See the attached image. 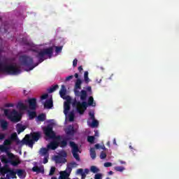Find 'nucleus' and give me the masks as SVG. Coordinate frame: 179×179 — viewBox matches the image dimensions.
<instances>
[{"instance_id":"nucleus-64","label":"nucleus","mask_w":179,"mask_h":179,"mask_svg":"<svg viewBox=\"0 0 179 179\" xmlns=\"http://www.w3.org/2000/svg\"><path fill=\"white\" fill-rule=\"evenodd\" d=\"M10 175L8 173L6 175V179H10Z\"/></svg>"},{"instance_id":"nucleus-21","label":"nucleus","mask_w":179,"mask_h":179,"mask_svg":"<svg viewBox=\"0 0 179 179\" xmlns=\"http://www.w3.org/2000/svg\"><path fill=\"white\" fill-rule=\"evenodd\" d=\"M9 139H10L11 142H17V143H20V141H19V138H17V134L16 133L12 134Z\"/></svg>"},{"instance_id":"nucleus-46","label":"nucleus","mask_w":179,"mask_h":179,"mask_svg":"<svg viewBox=\"0 0 179 179\" xmlns=\"http://www.w3.org/2000/svg\"><path fill=\"white\" fill-rule=\"evenodd\" d=\"M103 175L101 173H96L94 176V179H102Z\"/></svg>"},{"instance_id":"nucleus-50","label":"nucleus","mask_w":179,"mask_h":179,"mask_svg":"<svg viewBox=\"0 0 179 179\" xmlns=\"http://www.w3.org/2000/svg\"><path fill=\"white\" fill-rule=\"evenodd\" d=\"M41 100H46V99H48V94H44L41 97Z\"/></svg>"},{"instance_id":"nucleus-55","label":"nucleus","mask_w":179,"mask_h":179,"mask_svg":"<svg viewBox=\"0 0 179 179\" xmlns=\"http://www.w3.org/2000/svg\"><path fill=\"white\" fill-rule=\"evenodd\" d=\"M6 135L4 134H0V141H3L5 139Z\"/></svg>"},{"instance_id":"nucleus-33","label":"nucleus","mask_w":179,"mask_h":179,"mask_svg":"<svg viewBox=\"0 0 179 179\" xmlns=\"http://www.w3.org/2000/svg\"><path fill=\"white\" fill-rule=\"evenodd\" d=\"M38 121H41V122L45 121V114H41L38 115L37 117Z\"/></svg>"},{"instance_id":"nucleus-16","label":"nucleus","mask_w":179,"mask_h":179,"mask_svg":"<svg viewBox=\"0 0 179 179\" xmlns=\"http://www.w3.org/2000/svg\"><path fill=\"white\" fill-rule=\"evenodd\" d=\"M44 108H52L54 106V103L52 102V99H47L43 104Z\"/></svg>"},{"instance_id":"nucleus-54","label":"nucleus","mask_w":179,"mask_h":179,"mask_svg":"<svg viewBox=\"0 0 179 179\" xmlns=\"http://www.w3.org/2000/svg\"><path fill=\"white\" fill-rule=\"evenodd\" d=\"M83 173H84L83 169H78L77 170V174H80V176H81V174H83Z\"/></svg>"},{"instance_id":"nucleus-41","label":"nucleus","mask_w":179,"mask_h":179,"mask_svg":"<svg viewBox=\"0 0 179 179\" xmlns=\"http://www.w3.org/2000/svg\"><path fill=\"white\" fill-rule=\"evenodd\" d=\"M68 155L66 154V151H61L59 153V156H60V157H62L63 159H65V157H66Z\"/></svg>"},{"instance_id":"nucleus-27","label":"nucleus","mask_w":179,"mask_h":179,"mask_svg":"<svg viewBox=\"0 0 179 179\" xmlns=\"http://www.w3.org/2000/svg\"><path fill=\"white\" fill-rule=\"evenodd\" d=\"M10 164L13 166L14 167H16V166H19L22 163L19 159H15V160H11L10 161Z\"/></svg>"},{"instance_id":"nucleus-43","label":"nucleus","mask_w":179,"mask_h":179,"mask_svg":"<svg viewBox=\"0 0 179 179\" xmlns=\"http://www.w3.org/2000/svg\"><path fill=\"white\" fill-rule=\"evenodd\" d=\"M61 51H62V46H56L55 47V52H57V54L61 52Z\"/></svg>"},{"instance_id":"nucleus-23","label":"nucleus","mask_w":179,"mask_h":179,"mask_svg":"<svg viewBox=\"0 0 179 179\" xmlns=\"http://www.w3.org/2000/svg\"><path fill=\"white\" fill-rule=\"evenodd\" d=\"M17 108L19 110H27V106L24 105V103L22 102H18L17 104Z\"/></svg>"},{"instance_id":"nucleus-63","label":"nucleus","mask_w":179,"mask_h":179,"mask_svg":"<svg viewBox=\"0 0 179 179\" xmlns=\"http://www.w3.org/2000/svg\"><path fill=\"white\" fill-rule=\"evenodd\" d=\"M101 149H102L103 150H107V148H106V146L104 145L101 146Z\"/></svg>"},{"instance_id":"nucleus-5","label":"nucleus","mask_w":179,"mask_h":179,"mask_svg":"<svg viewBox=\"0 0 179 179\" xmlns=\"http://www.w3.org/2000/svg\"><path fill=\"white\" fill-rule=\"evenodd\" d=\"M40 138H41L40 132H34L31 133L30 135L27 134L21 142L22 145H27L29 148H33L34 142H37Z\"/></svg>"},{"instance_id":"nucleus-12","label":"nucleus","mask_w":179,"mask_h":179,"mask_svg":"<svg viewBox=\"0 0 179 179\" xmlns=\"http://www.w3.org/2000/svg\"><path fill=\"white\" fill-rule=\"evenodd\" d=\"M10 168H9V165L8 164H5L4 166L0 168V172L2 176H5V174H8L10 171Z\"/></svg>"},{"instance_id":"nucleus-60","label":"nucleus","mask_w":179,"mask_h":179,"mask_svg":"<svg viewBox=\"0 0 179 179\" xmlns=\"http://www.w3.org/2000/svg\"><path fill=\"white\" fill-rule=\"evenodd\" d=\"M78 71H79V72H82V71H83V67L82 66H80L78 67Z\"/></svg>"},{"instance_id":"nucleus-59","label":"nucleus","mask_w":179,"mask_h":179,"mask_svg":"<svg viewBox=\"0 0 179 179\" xmlns=\"http://www.w3.org/2000/svg\"><path fill=\"white\" fill-rule=\"evenodd\" d=\"M100 148H101V146H100V144L95 145V149H100Z\"/></svg>"},{"instance_id":"nucleus-62","label":"nucleus","mask_w":179,"mask_h":179,"mask_svg":"<svg viewBox=\"0 0 179 179\" xmlns=\"http://www.w3.org/2000/svg\"><path fill=\"white\" fill-rule=\"evenodd\" d=\"M8 157L12 159L15 157V155H13L12 153H8Z\"/></svg>"},{"instance_id":"nucleus-48","label":"nucleus","mask_w":179,"mask_h":179,"mask_svg":"<svg viewBox=\"0 0 179 179\" xmlns=\"http://www.w3.org/2000/svg\"><path fill=\"white\" fill-rule=\"evenodd\" d=\"M73 68H76V66H78V59H75L73 61Z\"/></svg>"},{"instance_id":"nucleus-9","label":"nucleus","mask_w":179,"mask_h":179,"mask_svg":"<svg viewBox=\"0 0 179 179\" xmlns=\"http://www.w3.org/2000/svg\"><path fill=\"white\" fill-rule=\"evenodd\" d=\"M9 120L12 121V122H19L20 121V117H19V113L13 109L12 112L9 114Z\"/></svg>"},{"instance_id":"nucleus-35","label":"nucleus","mask_w":179,"mask_h":179,"mask_svg":"<svg viewBox=\"0 0 179 179\" xmlns=\"http://www.w3.org/2000/svg\"><path fill=\"white\" fill-rule=\"evenodd\" d=\"M0 150L1 152H8V150H9V148L3 145H0Z\"/></svg>"},{"instance_id":"nucleus-14","label":"nucleus","mask_w":179,"mask_h":179,"mask_svg":"<svg viewBox=\"0 0 179 179\" xmlns=\"http://www.w3.org/2000/svg\"><path fill=\"white\" fill-rule=\"evenodd\" d=\"M54 160L57 164H64L66 163V158H62L59 155H55L54 157Z\"/></svg>"},{"instance_id":"nucleus-53","label":"nucleus","mask_w":179,"mask_h":179,"mask_svg":"<svg viewBox=\"0 0 179 179\" xmlns=\"http://www.w3.org/2000/svg\"><path fill=\"white\" fill-rule=\"evenodd\" d=\"M4 114L6 117L9 118V114H10V113H9V110L8 109L4 110Z\"/></svg>"},{"instance_id":"nucleus-40","label":"nucleus","mask_w":179,"mask_h":179,"mask_svg":"<svg viewBox=\"0 0 179 179\" xmlns=\"http://www.w3.org/2000/svg\"><path fill=\"white\" fill-rule=\"evenodd\" d=\"M3 144H4L6 146H9V145H12V141H11L10 138L6 139V140L4 141Z\"/></svg>"},{"instance_id":"nucleus-38","label":"nucleus","mask_w":179,"mask_h":179,"mask_svg":"<svg viewBox=\"0 0 179 179\" xmlns=\"http://www.w3.org/2000/svg\"><path fill=\"white\" fill-rule=\"evenodd\" d=\"M114 169L115 171H120V173H122V171L125 170L124 166H115Z\"/></svg>"},{"instance_id":"nucleus-4","label":"nucleus","mask_w":179,"mask_h":179,"mask_svg":"<svg viewBox=\"0 0 179 179\" xmlns=\"http://www.w3.org/2000/svg\"><path fill=\"white\" fill-rule=\"evenodd\" d=\"M82 80L78 78L76 80L75 86H74V94L76 97H80L82 101H86V99H87V92L85 90H82L80 92V89H82Z\"/></svg>"},{"instance_id":"nucleus-25","label":"nucleus","mask_w":179,"mask_h":179,"mask_svg":"<svg viewBox=\"0 0 179 179\" xmlns=\"http://www.w3.org/2000/svg\"><path fill=\"white\" fill-rule=\"evenodd\" d=\"M90 155L92 160H94V159H96V150L94 148H90Z\"/></svg>"},{"instance_id":"nucleus-57","label":"nucleus","mask_w":179,"mask_h":179,"mask_svg":"<svg viewBox=\"0 0 179 179\" xmlns=\"http://www.w3.org/2000/svg\"><path fill=\"white\" fill-rule=\"evenodd\" d=\"M13 106H14L13 103H7V104H6V107H13Z\"/></svg>"},{"instance_id":"nucleus-44","label":"nucleus","mask_w":179,"mask_h":179,"mask_svg":"<svg viewBox=\"0 0 179 179\" xmlns=\"http://www.w3.org/2000/svg\"><path fill=\"white\" fill-rule=\"evenodd\" d=\"M54 173H55V166H52L50 168L49 176H54Z\"/></svg>"},{"instance_id":"nucleus-2","label":"nucleus","mask_w":179,"mask_h":179,"mask_svg":"<svg viewBox=\"0 0 179 179\" xmlns=\"http://www.w3.org/2000/svg\"><path fill=\"white\" fill-rule=\"evenodd\" d=\"M87 104L88 106H92V107L96 106V103H94V99H93V96H90L88 99V102L86 101H78L76 99H75L72 103V106L76 107L77 112H78L79 114H84L85 110L87 108Z\"/></svg>"},{"instance_id":"nucleus-56","label":"nucleus","mask_w":179,"mask_h":179,"mask_svg":"<svg viewBox=\"0 0 179 179\" xmlns=\"http://www.w3.org/2000/svg\"><path fill=\"white\" fill-rule=\"evenodd\" d=\"M89 115H90V118L92 120H96L95 117H94V113H90Z\"/></svg>"},{"instance_id":"nucleus-37","label":"nucleus","mask_w":179,"mask_h":179,"mask_svg":"<svg viewBox=\"0 0 179 179\" xmlns=\"http://www.w3.org/2000/svg\"><path fill=\"white\" fill-rule=\"evenodd\" d=\"M94 136H88L87 137V142L90 143H94Z\"/></svg>"},{"instance_id":"nucleus-39","label":"nucleus","mask_w":179,"mask_h":179,"mask_svg":"<svg viewBox=\"0 0 179 179\" xmlns=\"http://www.w3.org/2000/svg\"><path fill=\"white\" fill-rule=\"evenodd\" d=\"M66 171L69 176H71V173H72V166L69 165V164L67 165Z\"/></svg>"},{"instance_id":"nucleus-49","label":"nucleus","mask_w":179,"mask_h":179,"mask_svg":"<svg viewBox=\"0 0 179 179\" xmlns=\"http://www.w3.org/2000/svg\"><path fill=\"white\" fill-rule=\"evenodd\" d=\"M69 165L71 167H78V164L75 162H71Z\"/></svg>"},{"instance_id":"nucleus-7","label":"nucleus","mask_w":179,"mask_h":179,"mask_svg":"<svg viewBox=\"0 0 179 179\" xmlns=\"http://www.w3.org/2000/svg\"><path fill=\"white\" fill-rule=\"evenodd\" d=\"M70 147L71 148V153L73 155V157L76 159L77 162H80V157L78 153H80V150H79V146L73 141H70Z\"/></svg>"},{"instance_id":"nucleus-18","label":"nucleus","mask_w":179,"mask_h":179,"mask_svg":"<svg viewBox=\"0 0 179 179\" xmlns=\"http://www.w3.org/2000/svg\"><path fill=\"white\" fill-rule=\"evenodd\" d=\"M59 94L62 99H64V100H66V96H65L66 94V88L65 87V85H62V89L59 91Z\"/></svg>"},{"instance_id":"nucleus-11","label":"nucleus","mask_w":179,"mask_h":179,"mask_svg":"<svg viewBox=\"0 0 179 179\" xmlns=\"http://www.w3.org/2000/svg\"><path fill=\"white\" fill-rule=\"evenodd\" d=\"M65 133L69 136H73L75 135V127L73 125H69L65 130Z\"/></svg>"},{"instance_id":"nucleus-13","label":"nucleus","mask_w":179,"mask_h":179,"mask_svg":"<svg viewBox=\"0 0 179 179\" xmlns=\"http://www.w3.org/2000/svg\"><path fill=\"white\" fill-rule=\"evenodd\" d=\"M59 146L58 141H51L48 145L47 148L49 150H55Z\"/></svg>"},{"instance_id":"nucleus-19","label":"nucleus","mask_w":179,"mask_h":179,"mask_svg":"<svg viewBox=\"0 0 179 179\" xmlns=\"http://www.w3.org/2000/svg\"><path fill=\"white\" fill-rule=\"evenodd\" d=\"M17 175L19 178H26V171L23 169H17Z\"/></svg>"},{"instance_id":"nucleus-47","label":"nucleus","mask_w":179,"mask_h":179,"mask_svg":"<svg viewBox=\"0 0 179 179\" xmlns=\"http://www.w3.org/2000/svg\"><path fill=\"white\" fill-rule=\"evenodd\" d=\"M106 157H107V154H106V152H104V151H102L100 154V159H106Z\"/></svg>"},{"instance_id":"nucleus-26","label":"nucleus","mask_w":179,"mask_h":179,"mask_svg":"<svg viewBox=\"0 0 179 179\" xmlns=\"http://www.w3.org/2000/svg\"><path fill=\"white\" fill-rule=\"evenodd\" d=\"M90 170L91 173H93L94 174H97V173H100V169L96 166H92Z\"/></svg>"},{"instance_id":"nucleus-15","label":"nucleus","mask_w":179,"mask_h":179,"mask_svg":"<svg viewBox=\"0 0 179 179\" xmlns=\"http://www.w3.org/2000/svg\"><path fill=\"white\" fill-rule=\"evenodd\" d=\"M58 141V145L60 148H66L68 145V141H69V138H64L62 139V138Z\"/></svg>"},{"instance_id":"nucleus-22","label":"nucleus","mask_w":179,"mask_h":179,"mask_svg":"<svg viewBox=\"0 0 179 179\" xmlns=\"http://www.w3.org/2000/svg\"><path fill=\"white\" fill-rule=\"evenodd\" d=\"M68 178H69V173L66 171L60 172L59 179H67Z\"/></svg>"},{"instance_id":"nucleus-34","label":"nucleus","mask_w":179,"mask_h":179,"mask_svg":"<svg viewBox=\"0 0 179 179\" xmlns=\"http://www.w3.org/2000/svg\"><path fill=\"white\" fill-rule=\"evenodd\" d=\"M10 175V177H11V178H17V177L16 176L17 172H15V171L13 170H10V173H8Z\"/></svg>"},{"instance_id":"nucleus-24","label":"nucleus","mask_w":179,"mask_h":179,"mask_svg":"<svg viewBox=\"0 0 179 179\" xmlns=\"http://www.w3.org/2000/svg\"><path fill=\"white\" fill-rule=\"evenodd\" d=\"M48 150H50L48 149V148H43L41 149V155L42 156H50V154L48 153Z\"/></svg>"},{"instance_id":"nucleus-29","label":"nucleus","mask_w":179,"mask_h":179,"mask_svg":"<svg viewBox=\"0 0 179 179\" xmlns=\"http://www.w3.org/2000/svg\"><path fill=\"white\" fill-rule=\"evenodd\" d=\"M84 80L87 85V83H89V82H90V79L89 78V71H85Z\"/></svg>"},{"instance_id":"nucleus-58","label":"nucleus","mask_w":179,"mask_h":179,"mask_svg":"<svg viewBox=\"0 0 179 179\" xmlns=\"http://www.w3.org/2000/svg\"><path fill=\"white\" fill-rule=\"evenodd\" d=\"M86 90L87 92H92V87H90V86L87 87Z\"/></svg>"},{"instance_id":"nucleus-51","label":"nucleus","mask_w":179,"mask_h":179,"mask_svg":"<svg viewBox=\"0 0 179 179\" xmlns=\"http://www.w3.org/2000/svg\"><path fill=\"white\" fill-rule=\"evenodd\" d=\"M111 166H113V164L111 162L104 163V167H111Z\"/></svg>"},{"instance_id":"nucleus-36","label":"nucleus","mask_w":179,"mask_h":179,"mask_svg":"<svg viewBox=\"0 0 179 179\" xmlns=\"http://www.w3.org/2000/svg\"><path fill=\"white\" fill-rule=\"evenodd\" d=\"M29 116L30 120H33L34 118H36V117H37V113H36V112H29Z\"/></svg>"},{"instance_id":"nucleus-8","label":"nucleus","mask_w":179,"mask_h":179,"mask_svg":"<svg viewBox=\"0 0 179 179\" xmlns=\"http://www.w3.org/2000/svg\"><path fill=\"white\" fill-rule=\"evenodd\" d=\"M72 101V98L69 96H66V101L64 103V113L65 115L69 113V110H71V103Z\"/></svg>"},{"instance_id":"nucleus-45","label":"nucleus","mask_w":179,"mask_h":179,"mask_svg":"<svg viewBox=\"0 0 179 179\" xmlns=\"http://www.w3.org/2000/svg\"><path fill=\"white\" fill-rule=\"evenodd\" d=\"M50 157V155H45L44 158H43V164H47V163H48V159Z\"/></svg>"},{"instance_id":"nucleus-42","label":"nucleus","mask_w":179,"mask_h":179,"mask_svg":"<svg viewBox=\"0 0 179 179\" xmlns=\"http://www.w3.org/2000/svg\"><path fill=\"white\" fill-rule=\"evenodd\" d=\"M1 162L5 163V164H8V163H9V160H8V159L5 156L1 157Z\"/></svg>"},{"instance_id":"nucleus-10","label":"nucleus","mask_w":179,"mask_h":179,"mask_svg":"<svg viewBox=\"0 0 179 179\" xmlns=\"http://www.w3.org/2000/svg\"><path fill=\"white\" fill-rule=\"evenodd\" d=\"M29 107L30 110L34 111L37 108V99L31 98L28 99Z\"/></svg>"},{"instance_id":"nucleus-61","label":"nucleus","mask_w":179,"mask_h":179,"mask_svg":"<svg viewBox=\"0 0 179 179\" xmlns=\"http://www.w3.org/2000/svg\"><path fill=\"white\" fill-rule=\"evenodd\" d=\"M81 176H82V178H86V173L83 172V173H81Z\"/></svg>"},{"instance_id":"nucleus-28","label":"nucleus","mask_w":179,"mask_h":179,"mask_svg":"<svg viewBox=\"0 0 179 179\" xmlns=\"http://www.w3.org/2000/svg\"><path fill=\"white\" fill-rule=\"evenodd\" d=\"M69 121H70V122L75 121V112H73V110L69 114Z\"/></svg>"},{"instance_id":"nucleus-1","label":"nucleus","mask_w":179,"mask_h":179,"mask_svg":"<svg viewBox=\"0 0 179 179\" xmlns=\"http://www.w3.org/2000/svg\"><path fill=\"white\" fill-rule=\"evenodd\" d=\"M34 51V52H37L36 57L38 59V62L36 64H33L34 60L31 57L26 55L20 56V62L21 65L23 66H28V68H29V71H33L38 64H41V62H43L45 59H47V58H45V55H47L48 58H52V54H54V48H52V47L44 48L39 52L37 50Z\"/></svg>"},{"instance_id":"nucleus-3","label":"nucleus","mask_w":179,"mask_h":179,"mask_svg":"<svg viewBox=\"0 0 179 179\" xmlns=\"http://www.w3.org/2000/svg\"><path fill=\"white\" fill-rule=\"evenodd\" d=\"M0 72L7 73V75H19L21 71L16 64H5L3 65L0 61Z\"/></svg>"},{"instance_id":"nucleus-17","label":"nucleus","mask_w":179,"mask_h":179,"mask_svg":"<svg viewBox=\"0 0 179 179\" xmlns=\"http://www.w3.org/2000/svg\"><path fill=\"white\" fill-rule=\"evenodd\" d=\"M26 128V126H22L20 123L17 124L16 129L18 135L22 134V132H24Z\"/></svg>"},{"instance_id":"nucleus-31","label":"nucleus","mask_w":179,"mask_h":179,"mask_svg":"<svg viewBox=\"0 0 179 179\" xmlns=\"http://www.w3.org/2000/svg\"><path fill=\"white\" fill-rule=\"evenodd\" d=\"M32 171L34 173H44V169H41V168L38 166H34L32 168Z\"/></svg>"},{"instance_id":"nucleus-6","label":"nucleus","mask_w":179,"mask_h":179,"mask_svg":"<svg viewBox=\"0 0 179 179\" xmlns=\"http://www.w3.org/2000/svg\"><path fill=\"white\" fill-rule=\"evenodd\" d=\"M43 133L45 136L50 138L51 139L55 138L57 141H61V136H55V132L52 131V127L51 125H48L47 127H43Z\"/></svg>"},{"instance_id":"nucleus-20","label":"nucleus","mask_w":179,"mask_h":179,"mask_svg":"<svg viewBox=\"0 0 179 179\" xmlns=\"http://www.w3.org/2000/svg\"><path fill=\"white\" fill-rule=\"evenodd\" d=\"M1 128L3 129V131H6V129H8V127H9V123H8V122L6 120H1Z\"/></svg>"},{"instance_id":"nucleus-30","label":"nucleus","mask_w":179,"mask_h":179,"mask_svg":"<svg viewBox=\"0 0 179 179\" xmlns=\"http://www.w3.org/2000/svg\"><path fill=\"white\" fill-rule=\"evenodd\" d=\"M58 87H59V86H58V85H52L51 87L48 89V93H53V92H55V90H57V89H58Z\"/></svg>"},{"instance_id":"nucleus-32","label":"nucleus","mask_w":179,"mask_h":179,"mask_svg":"<svg viewBox=\"0 0 179 179\" xmlns=\"http://www.w3.org/2000/svg\"><path fill=\"white\" fill-rule=\"evenodd\" d=\"M90 127L92 128H97V127H99V121L96 120V119H94V120H92V122L90 124Z\"/></svg>"},{"instance_id":"nucleus-52","label":"nucleus","mask_w":179,"mask_h":179,"mask_svg":"<svg viewBox=\"0 0 179 179\" xmlns=\"http://www.w3.org/2000/svg\"><path fill=\"white\" fill-rule=\"evenodd\" d=\"M71 79H73V76H69L66 78L65 81L66 82H69V80H71Z\"/></svg>"}]
</instances>
